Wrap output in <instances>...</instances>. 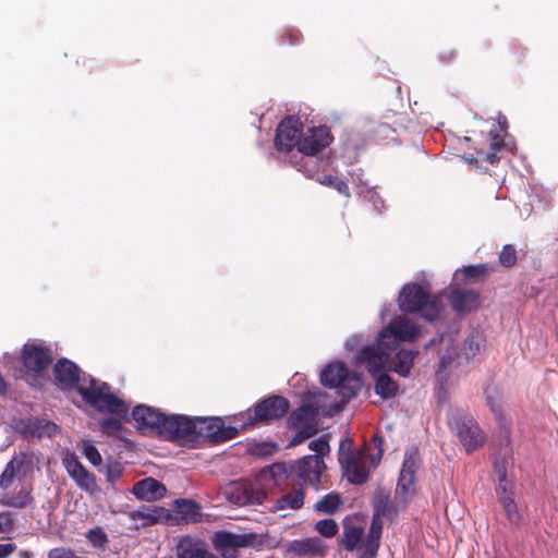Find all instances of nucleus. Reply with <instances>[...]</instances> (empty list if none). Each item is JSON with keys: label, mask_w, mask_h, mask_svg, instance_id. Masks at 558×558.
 Listing matches in <instances>:
<instances>
[{"label": "nucleus", "mask_w": 558, "mask_h": 558, "mask_svg": "<svg viewBox=\"0 0 558 558\" xmlns=\"http://www.w3.org/2000/svg\"><path fill=\"white\" fill-rule=\"evenodd\" d=\"M56 383L62 389L76 387L83 400L100 413L124 415L129 413L126 402L111 392L107 383L92 376H81L80 367L68 359H60L53 366Z\"/></svg>", "instance_id": "f257e3e1"}, {"label": "nucleus", "mask_w": 558, "mask_h": 558, "mask_svg": "<svg viewBox=\"0 0 558 558\" xmlns=\"http://www.w3.org/2000/svg\"><path fill=\"white\" fill-rule=\"evenodd\" d=\"M418 328L407 316L396 317L380 333L377 343L364 347L357 354V361L368 373H377L389 362L390 353L395 352L400 342L414 341Z\"/></svg>", "instance_id": "f03ea898"}, {"label": "nucleus", "mask_w": 558, "mask_h": 558, "mask_svg": "<svg viewBox=\"0 0 558 558\" xmlns=\"http://www.w3.org/2000/svg\"><path fill=\"white\" fill-rule=\"evenodd\" d=\"M325 470L326 464L319 456H305L289 468L284 463H274L264 468L259 473V481L268 486H279L282 481L294 477L301 482V485L317 486Z\"/></svg>", "instance_id": "7ed1b4c3"}, {"label": "nucleus", "mask_w": 558, "mask_h": 558, "mask_svg": "<svg viewBox=\"0 0 558 558\" xmlns=\"http://www.w3.org/2000/svg\"><path fill=\"white\" fill-rule=\"evenodd\" d=\"M179 423L178 438L175 441L180 444L195 442L198 438H203L216 445L235 438L241 429L236 423L232 426H225L220 417L191 418L185 415H180Z\"/></svg>", "instance_id": "20e7f679"}, {"label": "nucleus", "mask_w": 558, "mask_h": 558, "mask_svg": "<svg viewBox=\"0 0 558 558\" xmlns=\"http://www.w3.org/2000/svg\"><path fill=\"white\" fill-rule=\"evenodd\" d=\"M506 123L504 118V122H492L486 132L473 131L465 141L473 142L475 154H464L463 159L476 169H481L483 163L497 165L500 160L498 153L505 147Z\"/></svg>", "instance_id": "39448f33"}, {"label": "nucleus", "mask_w": 558, "mask_h": 558, "mask_svg": "<svg viewBox=\"0 0 558 558\" xmlns=\"http://www.w3.org/2000/svg\"><path fill=\"white\" fill-rule=\"evenodd\" d=\"M136 429L146 436L175 441L179 432L180 414H166L146 404H137L132 410Z\"/></svg>", "instance_id": "423d86ee"}, {"label": "nucleus", "mask_w": 558, "mask_h": 558, "mask_svg": "<svg viewBox=\"0 0 558 558\" xmlns=\"http://www.w3.org/2000/svg\"><path fill=\"white\" fill-rule=\"evenodd\" d=\"M333 141V136L327 126L307 129L299 140V148L290 156L289 163L307 177H314L316 161L311 157L318 155Z\"/></svg>", "instance_id": "0eeeda50"}, {"label": "nucleus", "mask_w": 558, "mask_h": 558, "mask_svg": "<svg viewBox=\"0 0 558 558\" xmlns=\"http://www.w3.org/2000/svg\"><path fill=\"white\" fill-rule=\"evenodd\" d=\"M398 305L403 313H415L427 322L439 318L444 306L441 298L429 293L417 282L407 283L399 292Z\"/></svg>", "instance_id": "6e6552de"}, {"label": "nucleus", "mask_w": 558, "mask_h": 558, "mask_svg": "<svg viewBox=\"0 0 558 558\" xmlns=\"http://www.w3.org/2000/svg\"><path fill=\"white\" fill-rule=\"evenodd\" d=\"M290 409V402L282 396L267 397L243 412L236 413L229 418L236 423L241 430L268 425L274 421L283 417Z\"/></svg>", "instance_id": "1a4fd4ad"}, {"label": "nucleus", "mask_w": 558, "mask_h": 558, "mask_svg": "<svg viewBox=\"0 0 558 558\" xmlns=\"http://www.w3.org/2000/svg\"><path fill=\"white\" fill-rule=\"evenodd\" d=\"M320 381L325 387L336 388L345 400L356 397L362 387L360 376L351 373L341 362L328 364L320 373Z\"/></svg>", "instance_id": "9d476101"}, {"label": "nucleus", "mask_w": 558, "mask_h": 558, "mask_svg": "<svg viewBox=\"0 0 558 558\" xmlns=\"http://www.w3.org/2000/svg\"><path fill=\"white\" fill-rule=\"evenodd\" d=\"M448 424L456 432L466 453L470 454L484 445L485 434L472 416L456 411L448 420Z\"/></svg>", "instance_id": "9b49d317"}, {"label": "nucleus", "mask_w": 558, "mask_h": 558, "mask_svg": "<svg viewBox=\"0 0 558 558\" xmlns=\"http://www.w3.org/2000/svg\"><path fill=\"white\" fill-rule=\"evenodd\" d=\"M53 361L49 347L37 343H25L21 351V362L26 375L41 378Z\"/></svg>", "instance_id": "f8f14e48"}, {"label": "nucleus", "mask_w": 558, "mask_h": 558, "mask_svg": "<svg viewBox=\"0 0 558 558\" xmlns=\"http://www.w3.org/2000/svg\"><path fill=\"white\" fill-rule=\"evenodd\" d=\"M303 123L299 117H286L277 126L275 146L278 151L293 155L299 148V140L302 136Z\"/></svg>", "instance_id": "ddd939ff"}, {"label": "nucleus", "mask_w": 558, "mask_h": 558, "mask_svg": "<svg viewBox=\"0 0 558 558\" xmlns=\"http://www.w3.org/2000/svg\"><path fill=\"white\" fill-rule=\"evenodd\" d=\"M255 539L254 533L235 534L229 531H217L211 537V543L223 558H235L239 548L252 546Z\"/></svg>", "instance_id": "4468645a"}, {"label": "nucleus", "mask_w": 558, "mask_h": 558, "mask_svg": "<svg viewBox=\"0 0 558 558\" xmlns=\"http://www.w3.org/2000/svg\"><path fill=\"white\" fill-rule=\"evenodd\" d=\"M225 494L230 502L238 506L260 505L266 499V492L247 481L230 483Z\"/></svg>", "instance_id": "2eb2a0df"}, {"label": "nucleus", "mask_w": 558, "mask_h": 558, "mask_svg": "<svg viewBox=\"0 0 558 558\" xmlns=\"http://www.w3.org/2000/svg\"><path fill=\"white\" fill-rule=\"evenodd\" d=\"M64 468L69 476L75 484L89 494L99 492L97 478L94 473L89 472L77 459L75 454H68L63 459Z\"/></svg>", "instance_id": "dca6fc26"}, {"label": "nucleus", "mask_w": 558, "mask_h": 558, "mask_svg": "<svg viewBox=\"0 0 558 558\" xmlns=\"http://www.w3.org/2000/svg\"><path fill=\"white\" fill-rule=\"evenodd\" d=\"M318 414V405L311 401H304L299 408L290 413L287 420V425L291 429H317L316 417Z\"/></svg>", "instance_id": "f3484780"}, {"label": "nucleus", "mask_w": 558, "mask_h": 558, "mask_svg": "<svg viewBox=\"0 0 558 558\" xmlns=\"http://www.w3.org/2000/svg\"><path fill=\"white\" fill-rule=\"evenodd\" d=\"M420 463L421 459L417 451L405 453L397 485V494L401 493L403 498L414 490L415 473L420 468Z\"/></svg>", "instance_id": "a211bd4d"}, {"label": "nucleus", "mask_w": 558, "mask_h": 558, "mask_svg": "<svg viewBox=\"0 0 558 558\" xmlns=\"http://www.w3.org/2000/svg\"><path fill=\"white\" fill-rule=\"evenodd\" d=\"M17 428L22 434L36 438L52 437L59 430L57 424L40 417L21 420L17 424Z\"/></svg>", "instance_id": "6ab92c4d"}, {"label": "nucleus", "mask_w": 558, "mask_h": 558, "mask_svg": "<svg viewBox=\"0 0 558 558\" xmlns=\"http://www.w3.org/2000/svg\"><path fill=\"white\" fill-rule=\"evenodd\" d=\"M451 308L458 314L469 313L480 305V293L462 288L451 289L448 296Z\"/></svg>", "instance_id": "aec40b11"}, {"label": "nucleus", "mask_w": 558, "mask_h": 558, "mask_svg": "<svg viewBox=\"0 0 558 558\" xmlns=\"http://www.w3.org/2000/svg\"><path fill=\"white\" fill-rule=\"evenodd\" d=\"M326 548L324 542L317 536L293 539L287 545V551L298 557H323Z\"/></svg>", "instance_id": "412c9836"}, {"label": "nucleus", "mask_w": 558, "mask_h": 558, "mask_svg": "<svg viewBox=\"0 0 558 558\" xmlns=\"http://www.w3.org/2000/svg\"><path fill=\"white\" fill-rule=\"evenodd\" d=\"M417 353L415 350L397 349L390 353L389 362L383 369L392 371L402 377H407L411 372Z\"/></svg>", "instance_id": "4be33fe9"}, {"label": "nucleus", "mask_w": 558, "mask_h": 558, "mask_svg": "<svg viewBox=\"0 0 558 558\" xmlns=\"http://www.w3.org/2000/svg\"><path fill=\"white\" fill-rule=\"evenodd\" d=\"M342 463L349 482L357 485L367 482L369 472L362 457L349 453Z\"/></svg>", "instance_id": "5701e85b"}, {"label": "nucleus", "mask_w": 558, "mask_h": 558, "mask_svg": "<svg viewBox=\"0 0 558 558\" xmlns=\"http://www.w3.org/2000/svg\"><path fill=\"white\" fill-rule=\"evenodd\" d=\"M166 492L165 485L153 477H146L135 483L132 488V493L145 501L158 500L165 496Z\"/></svg>", "instance_id": "b1692460"}, {"label": "nucleus", "mask_w": 558, "mask_h": 558, "mask_svg": "<svg viewBox=\"0 0 558 558\" xmlns=\"http://www.w3.org/2000/svg\"><path fill=\"white\" fill-rule=\"evenodd\" d=\"M497 500L501 505L506 518L512 527H520L522 524V514L519 511L518 505L514 501L513 489L502 488L499 493H496Z\"/></svg>", "instance_id": "393cba45"}, {"label": "nucleus", "mask_w": 558, "mask_h": 558, "mask_svg": "<svg viewBox=\"0 0 558 558\" xmlns=\"http://www.w3.org/2000/svg\"><path fill=\"white\" fill-rule=\"evenodd\" d=\"M32 485H23L15 494L5 493L0 497L3 507L23 510L34 505Z\"/></svg>", "instance_id": "a878e982"}, {"label": "nucleus", "mask_w": 558, "mask_h": 558, "mask_svg": "<svg viewBox=\"0 0 558 558\" xmlns=\"http://www.w3.org/2000/svg\"><path fill=\"white\" fill-rule=\"evenodd\" d=\"M27 462L26 453H21L19 456H14L4 466L2 473L0 474V488L3 490H8L14 480H21L22 471Z\"/></svg>", "instance_id": "bb28decb"}, {"label": "nucleus", "mask_w": 558, "mask_h": 558, "mask_svg": "<svg viewBox=\"0 0 558 558\" xmlns=\"http://www.w3.org/2000/svg\"><path fill=\"white\" fill-rule=\"evenodd\" d=\"M211 555L201 542L192 537H184L178 544V558H206Z\"/></svg>", "instance_id": "cd10ccee"}, {"label": "nucleus", "mask_w": 558, "mask_h": 558, "mask_svg": "<svg viewBox=\"0 0 558 558\" xmlns=\"http://www.w3.org/2000/svg\"><path fill=\"white\" fill-rule=\"evenodd\" d=\"M374 514L380 518H386L390 521L398 515V509L388 493L380 490L375 495Z\"/></svg>", "instance_id": "c85d7f7f"}, {"label": "nucleus", "mask_w": 558, "mask_h": 558, "mask_svg": "<svg viewBox=\"0 0 558 558\" xmlns=\"http://www.w3.org/2000/svg\"><path fill=\"white\" fill-rule=\"evenodd\" d=\"M365 531L362 526L345 525L339 545L347 551H354L355 548L365 539Z\"/></svg>", "instance_id": "c756f323"}, {"label": "nucleus", "mask_w": 558, "mask_h": 558, "mask_svg": "<svg viewBox=\"0 0 558 558\" xmlns=\"http://www.w3.org/2000/svg\"><path fill=\"white\" fill-rule=\"evenodd\" d=\"M177 514L179 519L185 523H195L201 520L199 506L189 499H178L174 502Z\"/></svg>", "instance_id": "7c9ffc66"}, {"label": "nucleus", "mask_w": 558, "mask_h": 558, "mask_svg": "<svg viewBox=\"0 0 558 558\" xmlns=\"http://www.w3.org/2000/svg\"><path fill=\"white\" fill-rule=\"evenodd\" d=\"M384 371L380 369L375 374H371L376 379L375 392L384 399H389L396 396L399 386L387 374L383 373Z\"/></svg>", "instance_id": "2f4dec72"}, {"label": "nucleus", "mask_w": 558, "mask_h": 558, "mask_svg": "<svg viewBox=\"0 0 558 558\" xmlns=\"http://www.w3.org/2000/svg\"><path fill=\"white\" fill-rule=\"evenodd\" d=\"M463 280L469 283L483 282L494 271L488 264L464 266L461 270Z\"/></svg>", "instance_id": "473e14b6"}, {"label": "nucleus", "mask_w": 558, "mask_h": 558, "mask_svg": "<svg viewBox=\"0 0 558 558\" xmlns=\"http://www.w3.org/2000/svg\"><path fill=\"white\" fill-rule=\"evenodd\" d=\"M311 178L315 179V181L318 182L319 184L331 187V189L336 190L338 193H340L341 195H343L345 197H350V189H349L347 182L343 181L342 179H340L339 177L333 175V174L319 173L315 169V174H314V177H311Z\"/></svg>", "instance_id": "72a5a7b5"}, {"label": "nucleus", "mask_w": 558, "mask_h": 558, "mask_svg": "<svg viewBox=\"0 0 558 558\" xmlns=\"http://www.w3.org/2000/svg\"><path fill=\"white\" fill-rule=\"evenodd\" d=\"M304 504L303 488L293 489L276 500L277 509H300Z\"/></svg>", "instance_id": "f704fd0d"}, {"label": "nucleus", "mask_w": 558, "mask_h": 558, "mask_svg": "<svg viewBox=\"0 0 558 558\" xmlns=\"http://www.w3.org/2000/svg\"><path fill=\"white\" fill-rule=\"evenodd\" d=\"M341 505L340 495L337 493H329L322 497L316 504L314 509L317 512L333 514Z\"/></svg>", "instance_id": "c9c22d12"}, {"label": "nucleus", "mask_w": 558, "mask_h": 558, "mask_svg": "<svg viewBox=\"0 0 558 558\" xmlns=\"http://www.w3.org/2000/svg\"><path fill=\"white\" fill-rule=\"evenodd\" d=\"M110 414L113 415L112 413ZM114 415L116 416L102 418L99 423L101 432L107 436H118L122 432L123 423L121 421V417H125L128 413L124 415Z\"/></svg>", "instance_id": "e433bc0d"}, {"label": "nucleus", "mask_w": 558, "mask_h": 558, "mask_svg": "<svg viewBox=\"0 0 558 558\" xmlns=\"http://www.w3.org/2000/svg\"><path fill=\"white\" fill-rule=\"evenodd\" d=\"M86 538L94 548L105 549L109 543L107 533L101 526H95L86 533Z\"/></svg>", "instance_id": "4c0bfd02"}, {"label": "nucleus", "mask_w": 558, "mask_h": 558, "mask_svg": "<svg viewBox=\"0 0 558 558\" xmlns=\"http://www.w3.org/2000/svg\"><path fill=\"white\" fill-rule=\"evenodd\" d=\"M380 544L365 537L364 542L354 549L356 558H377Z\"/></svg>", "instance_id": "58836bf2"}, {"label": "nucleus", "mask_w": 558, "mask_h": 558, "mask_svg": "<svg viewBox=\"0 0 558 558\" xmlns=\"http://www.w3.org/2000/svg\"><path fill=\"white\" fill-rule=\"evenodd\" d=\"M279 446L276 442L263 441L253 444L250 448V452L259 458H267L278 452Z\"/></svg>", "instance_id": "ea45409f"}, {"label": "nucleus", "mask_w": 558, "mask_h": 558, "mask_svg": "<svg viewBox=\"0 0 558 558\" xmlns=\"http://www.w3.org/2000/svg\"><path fill=\"white\" fill-rule=\"evenodd\" d=\"M315 530L324 537L331 538L337 535L339 526L333 519L319 520L315 524Z\"/></svg>", "instance_id": "a19ab883"}, {"label": "nucleus", "mask_w": 558, "mask_h": 558, "mask_svg": "<svg viewBox=\"0 0 558 558\" xmlns=\"http://www.w3.org/2000/svg\"><path fill=\"white\" fill-rule=\"evenodd\" d=\"M499 263L504 267H512L517 263V250L511 244H506L500 254H499Z\"/></svg>", "instance_id": "79ce46f5"}, {"label": "nucleus", "mask_w": 558, "mask_h": 558, "mask_svg": "<svg viewBox=\"0 0 558 558\" xmlns=\"http://www.w3.org/2000/svg\"><path fill=\"white\" fill-rule=\"evenodd\" d=\"M308 449L316 452L315 456H319L323 459V457L328 454L330 451L327 436L322 435L320 437L312 440L308 444Z\"/></svg>", "instance_id": "37998d69"}, {"label": "nucleus", "mask_w": 558, "mask_h": 558, "mask_svg": "<svg viewBox=\"0 0 558 558\" xmlns=\"http://www.w3.org/2000/svg\"><path fill=\"white\" fill-rule=\"evenodd\" d=\"M383 444H384L383 437L379 436L378 433L374 434L371 439V445H369V446H373L374 449L376 450L375 453H369V460L374 466H376L381 460V457L384 453Z\"/></svg>", "instance_id": "c03bdc74"}, {"label": "nucleus", "mask_w": 558, "mask_h": 558, "mask_svg": "<svg viewBox=\"0 0 558 558\" xmlns=\"http://www.w3.org/2000/svg\"><path fill=\"white\" fill-rule=\"evenodd\" d=\"M483 345V338L480 335H471L464 342L465 355H476Z\"/></svg>", "instance_id": "a18cd8bd"}, {"label": "nucleus", "mask_w": 558, "mask_h": 558, "mask_svg": "<svg viewBox=\"0 0 558 558\" xmlns=\"http://www.w3.org/2000/svg\"><path fill=\"white\" fill-rule=\"evenodd\" d=\"M302 34L299 29L293 27L284 28L280 35V45H295L301 41Z\"/></svg>", "instance_id": "49530a36"}, {"label": "nucleus", "mask_w": 558, "mask_h": 558, "mask_svg": "<svg viewBox=\"0 0 558 558\" xmlns=\"http://www.w3.org/2000/svg\"><path fill=\"white\" fill-rule=\"evenodd\" d=\"M383 534V523L380 521V517H377L376 514L373 515L368 532L365 533V537L375 542H378L380 544Z\"/></svg>", "instance_id": "de8ad7c7"}, {"label": "nucleus", "mask_w": 558, "mask_h": 558, "mask_svg": "<svg viewBox=\"0 0 558 558\" xmlns=\"http://www.w3.org/2000/svg\"><path fill=\"white\" fill-rule=\"evenodd\" d=\"M16 523V518L12 512L2 511L0 512V533L9 534L11 533Z\"/></svg>", "instance_id": "09e8293b"}, {"label": "nucleus", "mask_w": 558, "mask_h": 558, "mask_svg": "<svg viewBox=\"0 0 558 558\" xmlns=\"http://www.w3.org/2000/svg\"><path fill=\"white\" fill-rule=\"evenodd\" d=\"M83 453L93 465H99L102 461L101 454L99 453L96 446L92 442L84 444Z\"/></svg>", "instance_id": "8fccbe9b"}, {"label": "nucleus", "mask_w": 558, "mask_h": 558, "mask_svg": "<svg viewBox=\"0 0 558 558\" xmlns=\"http://www.w3.org/2000/svg\"><path fill=\"white\" fill-rule=\"evenodd\" d=\"M495 472L498 476V484L496 486V493H499L502 488L512 489L511 484L507 481V472L504 465H496Z\"/></svg>", "instance_id": "3c124183"}, {"label": "nucleus", "mask_w": 558, "mask_h": 558, "mask_svg": "<svg viewBox=\"0 0 558 558\" xmlns=\"http://www.w3.org/2000/svg\"><path fill=\"white\" fill-rule=\"evenodd\" d=\"M296 433L290 440V447H295L302 444L305 439L312 437L317 433V429L306 430V429H294Z\"/></svg>", "instance_id": "603ef678"}, {"label": "nucleus", "mask_w": 558, "mask_h": 558, "mask_svg": "<svg viewBox=\"0 0 558 558\" xmlns=\"http://www.w3.org/2000/svg\"><path fill=\"white\" fill-rule=\"evenodd\" d=\"M458 58V52L454 49H445L437 54V60L444 65L453 63Z\"/></svg>", "instance_id": "864d4df0"}, {"label": "nucleus", "mask_w": 558, "mask_h": 558, "mask_svg": "<svg viewBox=\"0 0 558 558\" xmlns=\"http://www.w3.org/2000/svg\"><path fill=\"white\" fill-rule=\"evenodd\" d=\"M73 549L65 547H56L48 551V558H72Z\"/></svg>", "instance_id": "5fc2aeb1"}, {"label": "nucleus", "mask_w": 558, "mask_h": 558, "mask_svg": "<svg viewBox=\"0 0 558 558\" xmlns=\"http://www.w3.org/2000/svg\"><path fill=\"white\" fill-rule=\"evenodd\" d=\"M122 474L121 465L119 463L109 464L106 471V477L108 482L113 483Z\"/></svg>", "instance_id": "6e6d98bb"}, {"label": "nucleus", "mask_w": 558, "mask_h": 558, "mask_svg": "<svg viewBox=\"0 0 558 558\" xmlns=\"http://www.w3.org/2000/svg\"><path fill=\"white\" fill-rule=\"evenodd\" d=\"M16 550L14 543L0 544V558H9Z\"/></svg>", "instance_id": "4d7b16f0"}, {"label": "nucleus", "mask_w": 558, "mask_h": 558, "mask_svg": "<svg viewBox=\"0 0 558 558\" xmlns=\"http://www.w3.org/2000/svg\"><path fill=\"white\" fill-rule=\"evenodd\" d=\"M513 49L515 50V62L520 63L525 57V49L521 46H514Z\"/></svg>", "instance_id": "13d9d810"}, {"label": "nucleus", "mask_w": 558, "mask_h": 558, "mask_svg": "<svg viewBox=\"0 0 558 558\" xmlns=\"http://www.w3.org/2000/svg\"><path fill=\"white\" fill-rule=\"evenodd\" d=\"M451 362H452V359L450 356H442L439 361L438 372L446 369L448 366H450Z\"/></svg>", "instance_id": "bf43d9fd"}, {"label": "nucleus", "mask_w": 558, "mask_h": 558, "mask_svg": "<svg viewBox=\"0 0 558 558\" xmlns=\"http://www.w3.org/2000/svg\"><path fill=\"white\" fill-rule=\"evenodd\" d=\"M8 390V385L4 380V378L2 377V375L0 374V395H4Z\"/></svg>", "instance_id": "052dcab7"}, {"label": "nucleus", "mask_w": 558, "mask_h": 558, "mask_svg": "<svg viewBox=\"0 0 558 558\" xmlns=\"http://www.w3.org/2000/svg\"><path fill=\"white\" fill-rule=\"evenodd\" d=\"M487 403L494 413L499 412V407L493 401V399L490 397H487Z\"/></svg>", "instance_id": "680f3d73"}, {"label": "nucleus", "mask_w": 558, "mask_h": 558, "mask_svg": "<svg viewBox=\"0 0 558 558\" xmlns=\"http://www.w3.org/2000/svg\"><path fill=\"white\" fill-rule=\"evenodd\" d=\"M19 558H34V554L31 550H20Z\"/></svg>", "instance_id": "e2e57ef3"}, {"label": "nucleus", "mask_w": 558, "mask_h": 558, "mask_svg": "<svg viewBox=\"0 0 558 558\" xmlns=\"http://www.w3.org/2000/svg\"><path fill=\"white\" fill-rule=\"evenodd\" d=\"M482 46L484 49H490L493 47V43H492V40L486 39L483 41Z\"/></svg>", "instance_id": "0e129e2a"}, {"label": "nucleus", "mask_w": 558, "mask_h": 558, "mask_svg": "<svg viewBox=\"0 0 558 558\" xmlns=\"http://www.w3.org/2000/svg\"><path fill=\"white\" fill-rule=\"evenodd\" d=\"M435 342H436V340H434V339H433V340H430V341H428V343H426V345H425V349L429 348V347H430V345H433Z\"/></svg>", "instance_id": "69168bd1"}]
</instances>
